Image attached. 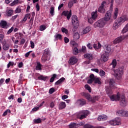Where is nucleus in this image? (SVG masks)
<instances>
[{"label":"nucleus","instance_id":"nucleus-5","mask_svg":"<svg viewBox=\"0 0 128 128\" xmlns=\"http://www.w3.org/2000/svg\"><path fill=\"white\" fill-rule=\"evenodd\" d=\"M106 24V20H104V18H102L96 22L94 24V26L95 28H102L104 27Z\"/></svg>","mask_w":128,"mask_h":128},{"label":"nucleus","instance_id":"nucleus-35","mask_svg":"<svg viewBox=\"0 0 128 128\" xmlns=\"http://www.w3.org/2000/svg\"><path fill=\"white\" fill-rule=\"evenodd\" d=\"M128 32V23L126 24V26L123 28L122 30V34H126V32Z\"/></svg>","mask_w":128,"mask_h":128},{"label":"nucleus","instance_id":"nucleus-4","mask_svg":"<svg viewBox=\"0 0 128 128\" xmlns=\"http://www.w3.org/2000/svg\"><path fill=\"white\" fill-rule=\"evenodd\" d=\"M124 68L123 66H122L114 70L115 76L116 80H120L122 78V76H124Z\"/></svg>","mask_w":128,"mask_h":128},{"label":"nucleus","instance_id":"nucleus-54","mask_svg":"<svg viewBox=\"0 0 128 128\" xmlns=\"http://www.w3.org/2000/svg\"><path fill=\"white\" fill-rule=\"evenodd\" d=\"M16 4H18V0H14L12 3H11V6H14Z\"/></svg>","mask_w":128,"mask_h":128},{"label":"nucleus","instance_id":"nucleus-12","mask_svg":"<svg viewBox=\"0 0 128 128\" xmlns=\"http://www.w3.org/2000/svg\"><path fill=\"white\" fill-rule=\"evenodd\" d=\"M76 104L80 106H82L84 104H86V101L84 99H79L76 102Z\"/></svg>","mask_w":128,"mask_h":128},{"label":"nucleus","instance_id":"nucleus-51","mask_svg":"<svg viewBox=\"0 0 128 128\" xmlns=\"http://www.w3.org/2000/svg\"><path fill=\"white\" fill-rule=\"evenodd\" d=\"M81 52H84V54H85V52H86V47L85 46H83L82 47V49L81 50Z\"/></svg>","mask_w":128,"mask_h":128},{"label":"nucleus","instance_id":"nucleus-15","mask_svg":"<svg viewBox=\"0 0 128 128\" xmlns=\"http://www.w3.org/2000/svg\"><path fill=\"white\" fill-rule=\"evenodd\" d=\"M78 62V58L74 56L71 57L68 60V64H76Z\"/></svg>","mask_w":128,"mask_h":128},{"label":"nucleus","instance_id":"nucleus-20","mask_svg":"<svg viewBox=\"0 0 128 128\" xmlns=\"http://www.w3.org/2000/svg\"><path fill=\"white\" fill-rule=\"evenodd\" d=\"M93 48L95 50H100L102 48V45L100 42H98V44H93Z\"/></svg>","mask_w":128,"mask_h":128},{"label":"nucleus","instance_id":"nucleus-28","mask_svg":"<svg viewBox=\"0 0 128 128\" xmlns=\"http://www.w3.org/2000/svg\"><path fill=\"white\" fill-rule=\"evenodd\" d=\"M78 128V124L74 122H72L69 125V128Z\"/></svg>","mask_w":128,"mask_h":128},{"label":"nucleus","instance_id":"nucleus-33","mask_svg":"<svg viewBox=\"0 0 128 128\" xmlns=\"http://www.w3.org/2000/svg\"><path fill=\"white\" fill-rule=\"evenodd\" d=\"M113 68H116V60L114 59L111 64Z\"/></svg>","mask_w":128,"mask_h":128},{"label":"nucleus","instance_id":"nucleus-43","mask_svg":"<svg viewBox=\"0 0 128 128\" xmlns=\"http://www.w3.org/2000/svg\"><path fill=\"white\" fill-rule=\"evenodd\" d=\"M62 32H64V34H68V30L64 28H62Z\"/></svg>","mask_w":128,"mask_h":128},{"label":"nucleus","instance_id":"nucleus-7","mask_svg":"<svg viewBox=\"0 0 128 128\" xmlns=\"http://www.w3.org/2000/svg\"><path fill=\"white\" fill-rule=\"evenodd\" d=\"M106 2L105 1H103L100 6L98 8V12H100V14H104L106 12V9H104V4H106Z\"/></svg>","mask_w":128,"mask_h":128},{"label":"nucleus","instance_id":"nucleus-23","mask_svg":"<svg viewBox=\"0 0 128 128\" xmlns=\"http://www.w3.org/2000/svg\"><path fill=\"white\" fill-rule=\"evenodd\" d=\"M8 26V22L6 20H2L0 22V26L2 28H4Z\"/></svg>","mask_w":128,"mask_h":128},{"label":"nucleus","instance_id":"nucleus-46","mask_svg":"<svg viewBox=\"0 0 128 128\" xmlns=\"http://www.w3.org/2000/svg\"><path fill=\"white\" fill-rule=\"evenodd\" d=\"M73 52L74 54H78L80 52V51H78V49L77 48H74L73 50Z\"/></svg>","mask_w":128,"mask_h":128},{"label":"nucleus","instance_id":"nucleus-2","mask_svg":"<svg viewBox=\"0 0 128 128\" xmlns=\"http://www.w3.org/2000/svg\"><path fill=\"white\" fill-rule=\"evenodd\" d=\"M126 20H128V16H123L120 18H118V20H116L113 24V30H118V26H120L124 22H126Z\"/></svg>","mask_w":128,"mask_h":128},{"label":"nucleus","instance_id":"nucleus-62","mask_svg":"<svg viewBox=\"0 0 128 128\" xmlns=\"http://www.w3.org/2000/svg\"><path fill=\"white\" fill-rule=\"evenodd\" d=\"M36 11H37V12H40V5L38 4V3L36 4Z\"/></svg>","mask_w":128,"mask_h":128},{"label":"nucleus","instance_id":"nucleus-58","mask_svg":"<svg viewBox=\"0 0 128 128\" xmlns=\"http://www.w3.org/2000/svg\"><path fill=\"white\" fill-rule=\"evenodd\" d=\"M38 110H40V107L36 106L32 109V112H36V111Z\"/></svg>","mask_w":128,"mask_h":128},{"label":"nucleus","instance_id":"nucleus-63","mask_svg":"<svg viewBox=\"0 0 128 128\" xmlns=\"http://www.w3.org/2000/svg\"><path fill=\"white\" fill-rule=\"evenodd\" d=\"M68 98V96H67V95H64L62 97V100H66V98Z\"/></svg>","mask_w":128,"mask_h":128},{"label":"nucleus","instance_id":"nucleus-48","mask_svg":"<svg viewBox=\"0 0 128 128\" xmlns=\"http://www.w3.org/2000/svg\"><path fill=\"white\" fill-rule=\"evenodd\" d=\"M46 28V27L44 25H41L40 26V30L41 32H42L43 30H44Z\"/></svg>","mask_w":128,"mask_h":128},{"label":"nucleus","instance_id":"nucleus-21","mask_svg":"<svg viewBox=\"0 0 128 128\" xmlns=\"http://www.w3.org/2000/svg\"><path fill=\"white\" fill-rule=\"evenodd\" d=\"M66 106V104L64 102H60L58 106L59 110H64Z\"/></svg>","mask_w":128,"mask_h":128},{"label":"nucleus","instance_id":"nucleus-25","mask_svg":"<svg viewBox=\"0 0 128 128\" xmlns=\"http://www.w3.org/2000/svg\"><path fill=\"white\" fill-rule=\"evenodd\" d=\"M66 80V78H64L62 77L61 78H60L59 80H58L57 82H55L56 86H58V84H60L62 82H64Z\"/></svg>","mask_w":128,"mask_h":128},{"label":"nucleus","instance_id":"nucleus-31","mask_svg":"<svg viewBox=\"0 0 128 128\" xmlns=\"http://www.w3.org/2000/svg\"><path fill=\"white\" fill-rule=\"evenodd\" d=\"M109 84L111 88H113L114 86V80L110 79V82H109Z\"/></svg>","mask_w":128,"mask_h":128},{"label":"nucleus","instance_id":"nucleus-44","mask_svg":"<svg viewBox=\"0 0 128 128\" xmlns=\"http://www.w3.org/2000/svg\"><path fill=\"white\" fill-rule=\"evenodd\" d=\"M8 112H9V114H10L11 111L10 110V109L7 110L4 112L2 114V116H8Z\"/></svg>","mask_w":128,"mask_h":128},{"label":"nucleus","instance_id":"nucleus-60","mask_svg":"<svg viewBox=\"0 0 128 128\" xmlns=\"http://www.w3.org/2000/svg\"><path fill=\"white\" fill-rule=\"evenodd\" d=\"M88 22L89 24H94V20H92V18H90L88 19Z\"/></svg>","mask_w":128,"mask_h":128},{"label":"nucleus","instance_id":"nucleus-34","mask_svg":"<svg viewBox=\"0 0 128 128\" xmlns=\"http://www.w3.org/2000/svg\"><path fill=\"white\" fill-rule=\"evenodd\" d=\"M114 120H115V122H116V124H116L117 126H120V122H122L120 118H116Z\"/></svg>","mask_w":128,"mask_h":128},{"label":"nucleus","instance_id":"nucleus-10","mask_svg":"<svg viewBox=\"0 0 128 128\" xmlns=\"http://www.w3.org/2000/svg\"><path fill=\"white\" fill-rule=\"evenodd\" d=\"M116 114L120 116H128V112L124 110H119L117 111Z\"/></svg>","mask_w":128,"mask_h":128},{"label":"nucleus","instance_id":"nucleus-1","mask_svg":"<svg viewBox=\"0 0 128 128\" xmlns=\"http://www.w3.org/2000/svg\"><path fill=\"white\" fill-rule=\"evenodd\" d=\"M106 90L107 94L110 96L112 102H114V100L116 102H118V100H120V104L122 106H126V97H124V96H120V92H118L116 95L113 94L110 96L112 94V88L107 87L106 88Z\"/></svg>","mask_w":128,"mask_h":128},{"label":"nucleus","instance_id":"nucleus-24","mask_svg":"<svg viewBox=\"0 0 128 128\" xmlns=\"http://www.w3.org/2000/svg\"><path fill=\"white\" fill-rule=\"evenodd\" d=\"M90 30H92V28H90V26H87L85 29L83 30L82 34H88V32H90Z\"/></svg>","mask_w":128,"mask_h":128},{"label":"nucleus","instance_id":"nucleus-29","mask_svg":"<svg viewBox=\"0 0 128 128\" xmlns=\"http://www.w3.org/2000/svg\"><path fill=\"white\" fill-rule=\"evenodd\" d=\"M118 8H116L114 12V15L113 16L114 20L116 19V18H118Z\"/></svg>","mask_w":128,"mask_h":128},{"label":"nucleus","instance_id":"nucleus-8","mask_svg":"<svg viewBox=\"0 0 128 128\" xmlns=\"http://www.w3.org/2000/svg\"><path fill=\"white\" fill-rule=\"evenodd\" d=\"M44 56L42 58V60L44 62H46L48 60V58H46V56H48V54H50V48H47L44 50Z\"/></svg>","mask_w":128,"mask_h":128},{"label":"nucleus","instance_id":"nucleus-19","mask_svg":"<svg viewBox=\"0 0 128 128\" xmlns=\"http://www.w3.org/2000/svg\"><path fill=\"white\" fill-rule=\"evenodd\" d=\"M80 94L82 96H84L87 100H90L92 96H90V95L88 93L82 92L80 93Z\"/></svg>","mask_w":128,"mask_h":128},{"label":"nucleus","instance_id":"nucleus-59","mask_svg":"<svg viewBox=\"0 0 128 128\" xmlns=\"http://www.w3.org/2000/svg\"><path fill=\"white\" fill-rule=\"evenodd\" d=\"M90 79L93 80H94L96 78H94V74H90Z\"/></svg>","mask_w":128,"mask_h":128},{"label":"nucleus","instance_id":"nucleus-41","mask_svg":"<svg viewBox=\"0 0 128 128\" xmlns=\"http://www.w3.org/2000/svg\"><path fill=\"white\" fill-rule=\"evenodd\" d=\"M50 9V14L51 16H54V8L51 7Z\"/></svg>","mask_w":128,"mask_h":128},{"label":"nucleus","instance_id":"nucleus-14","mask_svg":"<svg viewBox=\"0 0 128 128\" xmlns=\"http://www.w3.org/2000/svg\"><path fill=\"white\" fill-rule=\"evenodd\" d=\"M82 114L80 117V120H84V118H86L88 116L90 112L88 110H84L82 111Z\"/></svg>","mask_w":128,"mask_h":128},{"label":"nucleus","instance_id":"nucleus-36","mask_svg":"<svg viewBox=\"0 0 128 128\" xmlns=\"http://www.w3.org/2000/svg\"><path fill=\"white\" fill-rule=\"evenodd\" d=\"M12 14H14V10H10L8 11H7L6 14L8 16H12Z\"/></svg>","mask_w":128,"mask_h":128},{"label":"nucleus","instance_id":"nucleus-17","mask_svg":"<svg viewBox=\"0 0 128 128\" xmlns=\"http://www.w3.org/2000/svg\"><path fill=\"white\" fill-rule=\"evenodd\" d=\"M2 50H5V51L8 50L10 48V44L6 43V42H5L2 44Z\"/></svg>","mask_w":128,"mask_h":128},{"label":"nucleus","instance_id":"nucleus-53","mask_svg":"<svg viewBox=\"0 0 128 128\" xmlns=\"http://www.w3.org/2000/svg\"><path fill=\"white\" fill-rule=\"evenodd\" d=\"M54 92H55L54 88H50L49 90V94H54Z\"/></svg>","mask_w":128,"mask_h":128},{"label":"nucleus","instance_id":"nucleus-57","mask_svg":"<svg viewBox=\"0 0 128 128\" xmlns=\"http://www.w3.org/2000/svg\"><path fill=\"white\" fill-rule=\"evenodd\" d=\"M64 41L65 44H68V42H70V39H68V38L66 37H64Z\"/></svg>","mask_w":128,"mask_h":128},{"label":"nucleus","instance_id":"nucleus-3","mask_svg":"<svg viewBox=\"0 0 128 128\" xmlns=\"http://www.w3.org/2000/svg\"><path fill=\"white\" fill-rule=\"evenodd\" d=\"M72 22L73 26L72 32H76V30L78 28L80 22L78 20V16L76 15H73L72 18Z\"/></svg>","mask_w":128,"mask_h":128},{"label":"nucleus","instance_id":"nucleus-9","mask_svg":"<svg viewBox=\"0 0 128 128\" xmlns=\"http://www.w3.org/2000/svg\"><path fill=\"white\" fill-rule=\"evenodd\" d=\"M62 16H66L67 20H70V17L72 16V10H70V12L68 10H64L62 12Z\"/></svg>","mask_w":128,"mask_h":128},{"label":"nucleus","instance_id":"nucleus-32","mask_svg":"<svg viewBox=\"0 0 128 128\" xmlns=\"http://www.w3.org/2000/svg\"><path fill=\"white\" fill-rule=\"evenodd\" d=\"M42 70V64H40V62H38L36 66V70Z\"/></svg>","mask_w":128,"mask_h":128},{"label":"nucleus","instance_id":"nucleus-39","mask_svg":"<svg viewBox=\"0 0 128 128\" xmlns=\"http://www.w3.org/2000/svg\"><path fill=\"white\" fill-rule=\"evenodd\" d=\"M110 124H111V126H117V124L116 122V120H111L109 122Z\"/></svg>","mask_w":128,"mask_h":128},{"label":"nucleus","instance_id":"nucleus-47","mask_svg":"<svg viewBox=\"0 0 128 128\" xmlns=\"http://www.w3.org/2000/svg\"><path fill=\"white\" fill-rule=\"evenodd\" d=\"M100 76H104L106 75V72H104V70H100Z\"/></svg>","mask_w":128,"mask_h":128},{"label":"nucleus","instance_id":"nucleus-26","mask_svg":"<svg viewBox=\"0 0 128 128\" xmlns=\"http://www.w3.org/2000/svg\"><path fill=\"white\" fill-rule=\"evenodd\" d=\"M100 100V97L98 96H95L93 98H90V102H96V100Z\"/></svg>","mask_w":128,"mask_h":128},{"label":"nucleus","instance_id":"nucleus-50","mask_svg":"<svg viewBox=\"0 0 128 128\" xmlns=\"http://www.w3.org/2000/svg\"><path fill=\"white\" fill-rule=\"evenodd\" d=\"M34 122L35 124H40L42 122V120L40 118H38L34 120Z\"/></svg>","mask_w":128,"mask_h":128},{"label":"nucleus","instance_id":"nucleus-64","mask_svg":"<svg viewBox=\"0 0 128 128\" xmlns=\"http://www.w3.org/2000/svg\"><path fill=\"white\" fill-rule=\"evenodd\" d=\"M30 45L32 48H34V43L32 41H30Z\"/></svg>","mask_w":128,"mask_h":128},{"label":"nucleus","instance_id":"nucleus-22","mask_svg":"<svg viewBox=\"0 0 128 128\" xmlns=\"http://www.w3.org/2000/svg\"><path fill=\"white\" fill-rule=\"evenodd\" d=\"M38 78L39 80H44V82H46V80H48V76L40 75V76L38 77Z\"/></svg>","mask_w":128,"mask_h":128},{"label":"nucleus","instance_id":"nucleus-11","mask_svg":"<svg viewBox=\"0 0 128 128\" xmlns=\"http://www.w3.org/2000/svg\"><path fill=\"white\" fill-rule=\"evenodd\" d=\"M100 60L102 62H108V54L106 52L103 54L101 56Z\"/></svg>","mask_w":128,"mask_h":128},{"label":"nucleus","instance_id":"nucleus-27","mask_svg":"<svg viewBox=\"0 0 128 128\" xmlns=\"http://www.w3.org/2000/svg\"><path fill=\"white\" fill-rule=\"evenodd\" d=\"M98 18V10L92 12V18L94 20Z\"/></svg>","mask_w":128,"mask_h":128},{"label":"nucleus","instance_id":"nucleus-42","mask_svg":"<svg viewBox=\"0 0 128 128\" xmlns=\"http://www.w3.org/2000/svg\"><path fill=\"white\" fill-rule=\"evenodd\" d=\"M85 88L87 90H88L89 92H92V88H90V86H88V84L85 85Z\"/></svg>","mask_w":128,"mask_h":128},{"label":"nucleus","instance_id":"nucleus-55","mask_svg":"<svg viewBox=\"0 0 128 128\" xmlns=\"http://www.w3.org/2000/svg\"><path fill=\"white\" fill-rule=\"evenodd\" d=\"M20 12H22V9H20V8H16L15 10V12L16 14H20Z\"/></svg>","mask_w":128,"mask_h":128},{"label":"nucleus","instance_id":"nucleus-49","mask_svg":"<svg viewBox=\"0 0 128 128\" xmlns=\"http://www.w3.org/2000/svg\"><path fill=\"white\" fill-rule=\"evenodd\" d=\"M74 38L75 40H78L80 38V34H78V33H76L74 36Z\"/></svg>","mask_w":128,"mask_h":128},{"label":"nucleus","instance_id":"nucleus-37","mask_svg":"<svg viewBox=\"0 0 128 128\" xmlns=\"http://www.w3.org/2000/svg\"><path fill=\"white\" fill-rule=\"evenodd\" d=\"M106 51L105 52H106V54H108V52H110V50H112V48H110V46H108L106 47Z\"/></svg>","mask_w":128,"mask_h":128},{"label":"nucleus","instance_id":"nucleus-40","mask_svg":"<svg viewBox=\"0 0 128 128\" xmlns=\"http://www.w3.org/2000/svg\"><path fill=\"white\" fill-rule=\"evenodd\" d=\"M56 78V74H53L52 76L50 79V82H54Z\"/></svg>","mask_w":128,"mask_h":128},{"label":"nucleus","instance_id":"nucleus-13","mask_svg":"<svg viewBox=\"0 0 128 128\" xmlns=\"http://www.w3.org/2000/svg\"><path fill=\"white\" fill-rule=\"evenodd\" d=\"M111 18H112V12L110 11H108L105 14V16L103 18L106 22H108V20H110Z\"/></svg>","mask_w":128,"mask_h":128},{"label":"nucleus","instance_id":"nucleus-16","mask_svg":"<svg viewBox=\"0 0 128 128\" xmlns=\"http://www.w3.org/2000/svg\"><path fill=\"white\" fill-rule=\"evenodd\" d=\"M84 58L87 60H94V56L92 54H86L84 55Z\"/></svg>","mask_w":128,"mask_h":128},{"label":"nucleus","instance_id":"nucleus-52","mask_svg":"<svg viewBox=\"0 0 128 128\" xmlns=\"http://www.w3.org/2000/svg\"><path fill=\"white\" fill-rule=\"evenodd\" d=\"M14 27H12L7 32L8 34H12V32H14Z\"/></svg>","mask_w":128,"mask_h":128},{"label":"nucleus","instance_id":"nucleus-6","mask_svg":"<svg viewBox=\"0 0 128 128\" xmlns=\"http://www.w3.org/2000/svg\"><path fill=\"white\" fill-rule=\"evenodd\" d=\"M128 34L123 35L120 36V37L117 38L114 40V44H120V42H122L124 40H128Z\"/></svg>","mask_w":128,"mask_h":128},{"label":"nucleus","instance_id":"nucleus-45","mask_svg":"<svg viewBox=\"0 0 128 128\" xmlns=\"http://www.w3.org/2000/svg\"><path fill=\"white\" fill-rule=\"evenodd\" d=\"M74 2L72 0L69 2L68 3V8H72V6H74Z\"/></svg>","mask_w":128,"mask_h":128},{"label":"nucleus","instance_id":"nucleus-38","mask_svg":"<svg viewBox=\"0 0 128 128\" xmlns=\"http://www.w3.org/2000/svg\"><path fill=\"white\" fill-rule=\"evenodd\" d=\"M62 36L60 34H56L55 35V38L58 40H62Z\"/></svg>","mask_w":128,"mask_h":128},{"label":"nucleus","instance_id":"nucleus-18","mask_svg":"<svg viewBox=\"0 0 128 128\" xmlns=\"http://www.w3.org/2000/svg\"><path fill=\"white\" fill-rule=\"evenodd\" d=\"M106 120H108V116L104 114L100 115L98 118V120L99 121L104 122Z\"/></svg>","mask_w":128,"mask_h":128},{"label":"nucleus","instance_id":"nucleus-30","mask_svg":"<svg viewBox=\"0 0 128 128\" xmlns=\"http://www.w3.org/2000/svg\"><path fill=\"white\" fill-rule=\"evenodd\" d=\"M94 84H102V82H100V78H96L94 80Z\"/></svg>","mask_w":128,"mask_h":128},{"label":"nucleus","instance_id":"nucleus-56","mask_svg":"<svg viewBox=\"0 0 128 128\" xmlns=\"http://www.w3.org/2000/svg\"><path fill=\"white\" fill-rule=\"evenodd\" d=\"M87 48L89 49V50H92V44H90V43H88L87 44Z\"/></svg>","mask_w":128,"mask_h":128},{"label":"nucleus","instance_id":"nucleus-61","mask_svg":"<svg viewBox=\"0 0 128 128\" xmlns=\"http://www.w3.org/2000/svg\"><path fill=\"white\" fill-rule=\"evenodd\" d=\"M94 81V80H92V79L90 78V79L88 80L87 82H88V84H92V82H93Z\"/></svg>","mask_w":128,"mask_h":128}]
</instances>
